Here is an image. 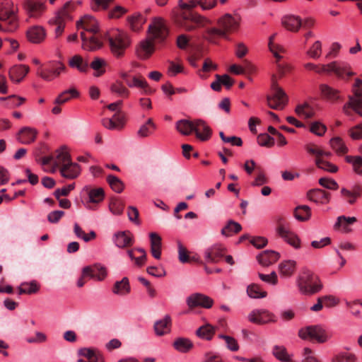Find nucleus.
I'll return each mask as SVG.
<instances>
[{
	"label": "nucleus",
	"mask_w": 362,
	"mask_h": 362,
	"mask_svg": "<svg viewBox=\"0 0 362 362\" xmlns=\"http://www.w3.org/2000/svg\"><path fill=\"white\" fill-rule=\"evenodd\" d=\"M257 143L262 146L270 148L274 146V139L267 134H262L257 137Z\"/></svg>",
	"instance_id": "0e129e2a"
},
{
	"label": "nucleus",
	"mask_w": 362,
	"mask_h": 362,
	"mask_svg": "<svg viewBox=\"0 0 362 362\" xmlns=\"http://www.w3.org/2000/svg\"><path fill=\"white\" fill-rule=\"evenodd\" d=\"M295 112L299 117H303L305 119L312 118L315 115L313 108L308 103L298 104L296 107Z\"/></svg>",
	"instance_id": "79ce46f5"
},
{
	"label": "nucleus",
	"mask_w": 362,
	"mask_h": 362,
	"mask_svg": "<svg viewBox=\"0 0 362 362\" xmlns=\"http://www.w3.org/2000/svg\"><path fill=\"white\" fill-rule=\"evenodd\" d=\"M196 136L202 141L208 140L211 136V129L206 123L202 119L195 120Z\"/></svg>",
	"instance_id": "bb28decb"
},
{
	"label": "nucleus",
	"mask_w": 362,
	"mask_h": 362,
	"mask_svg": "<svg viewBox=\"0 0 362 362\" xmlns=\"http://www.w3.org/2000/svg\"><path fill=\"white\" fill-rule=\"evenodd\" d=\"M171 325V317L169 315H166L163 319L157 320L154 323V331L158 336H163L170 332Z\"/></svg>",
	"instance_id": "cd10ccee"
},
{
	"label": "nucleus",
	"mask_w": 362,
	"mask_h": 362,
	"mask_svg": "<svg viewBox=\"0 0 362 362\" xmlns=\"http://www.w3.org/2000/svg\"><path fill=\"white\" fill-rule=\"evenodd\" d=\"M176 129L183 135H189L195 131V121L180 119L175 124Z\"/></svg>",
	"instance_id": "f704fd0d"
},
{
	"label": "nucleus",
	"mask_w": 362,
	"mask_h": 362,
	"mask_svg": "<svg viewBox=\"0 0 362 362\" xmlns=\"http://www.w3.org/2000/svg\"><path fill=\"white\" fill-rule=\"evenodd\" d=\"M351 139L358 140L362 139V123L354 126L349 130Z\"/></svg>",
	"instance_id": "774afa93"
},
{
	"label": "nucleus",
	"mask_w": 362,
	"mask_h": 362,
	"mask_svg": "<svg viewBox=\"0 0 362 362\" xmlns=\"http://www.w3.org/2000/svg\"><path fill=\"white\" fill-rule=\"evenodd\" d=\"M120 79L129 88H139L143 90L145 95H152L155 90L149 86L146 79L141 75L132 76L129 71L120 70L118 73Z\"/></svg>",
	"instance_id": "9b49d317"
},
{
	"label": "nucleus",
	"mask_w": 362,
	"mask_h": 362,
	"mask_svg": "<svg viewBox=\"0 0 362 362\" xmlns=\"http://www.w3.org/2000/svg\"><path fill=\"white\" fill-rule=\"evenodd\" d=\"M30 68L27 65H16L9 70V78L16 83H20L29 72Z\"/></svg>",
	"instance_id": "a878e982"
},
{
	"label": "nucleus",
	"mask_w": 362,
	"mask_h": 362,
	"mask_svg": "<svg viewBox=\"0 0 362 362\" xmlns=\"http://www.w3.org/2000/svg\"><path fill=\"white\" fill-rule=\"evenodd\" d=\"M146 18H144L141 14L136 13L128 17V23L130 28L133 31H139L144 24Z\"/></svg>",
	"instance_id": "a18cd8bd"
},
{
	"label": "nucleus",
	"mask_w": 362,
	"mask_h": 362,
	"mask_svg": "<svg viewBox=\"0 0 362 362\" xmlns=\"http://www.w3.org/2000/svg\"><path fill=\"white\" fill-rule=\"evenodd\" d=\"M357 221L356 217H346L345 216H340L337 218V221L334 224L335 229L341 228L344 233L351 232L349 225L354 223Z\"/></svg>",
	"instance_id": "4c0bfd02"
},
{
	"label": "nucleus",
	"mask_w": 362,
	"mask_h": 362,
	"mask_svg": "<svg viewBox=\"0 0 362 362\" xmlns=\"http://www.w3.org/2000/svg\"><path fill=\"white\" fill-rule=\"evenodd\" d=\"M293 214L297 220L305 221L311 216V209L307 205H299L295 208Z\"/></svg>",
	"instance_id": "a19ab883"
},
{
	"label": "nucleus",
	"mask_w": 362,
	"mask_h": 362,
	"mask_svg": "<svg viewBox=\"0 0 362 362\" xmlns=\"http://www.w3.org/2000/svg\"><path fill=\"white\" fill-rule=\"evenodd\" d=\"M69 64L72 68L77 69L81 72H87L89 64L87 61L83 60L81 56L74 55L69 61Z\"/></svg>",
	"instance_id": "58836bf2"
},
{
	"label": "nucleus",
	"mask_w": 362,
	"mask_h": 362,
	"mask_svg": "<svg viewBox=\"0 0 362 362\" xmlns=\"http://www.w3.org/2000/svg\"><path fill=\"white\" fill-rule=\"evenodd\" d=\"M226 249L221 245H215L205 251V259L209 263L216 264L225 256Z\"/></svg>",
	"instance_id": "412c9836"
},
{
	"label": "nucleus",
	"mask_w": 362,
	"mask_h": 362,
	"mask_svg": "<svg viewBox=\"0 0 362 362\" xmlns=\"http://www.w3.org/2000/svg\"><path fill=\"white\" fill-rule=\"evenodd\" d=\"M356 356L354 354L341 352L336 354L332 359V362H356Z\"/></svg>",
	"instance_id": "680f3d73"
},
{
	"label": "nucleus",
	"mask_w": 362,
	"mask_h": 362,
	"mask_svg": "<svg viewBox=\"0 0 362 362\" xmlns=\"http://www.w3.org/2000/svg\"><path fill=\"white\" fill-rule=\"evenodd\" d=\"M276 233L286 243L295 249L300 248L299 237L284 224H279L276 228Z\"/></svg>",
	"instance_id": "4468645a"
},
{
	"label": "nucleus",
	"mask_w": 362,
	"mask_h": 362,
	"mask_svg": "<svg viewBox=\"0 0 362 362\" xmlns=\"http://www.w3.org/2000/svg\"><path fill=\"white\" fill-rule=\"evenodd\" d=\"M197 5L199 0H179V10L173 15L175 24L187 32H192L210 24V20L192 10Z\"/></svg>",
	"instance_id": "f257e3e1"
},
{
	"label": "nucleus",
	"mask_w": 362,
	"mask_h": 362,
	"mask_svg": "<svg viewBox=\"0 0 362 362\" xmlns=\"http://www.w3.org/2000/svg\"><path fill=\"white\" fill-rule=\"evenodd\" d=\"M303 357L302 362H320L316 357L315 352L309 348L303 349Z\"/></svg>",
	"instance_id": "338daca9"
},
{
	"label": "nucleus",
	"mask_w": 362,
	"mask_h": 362,
	"mask_svg": "<svg viewBox=\"0 0 362 362\" xmlns=\"http://www.w3.org/2000/svg\"><path fill=\"white\" fill-rule=\"evenodd\" d=\"M40 290V285L35 281L23 282L18 287V293L21 294H34Z\"/></svg>",
	"instance_id": "ea45409f"
},
{
	"label": "nucleus",
	"mask_w": 362,
	"mask_h": 362,
	"mask_svg": "<svg viewBox=\"0 0 362 362\" xmlns=\"http://www.w3.org/2000/svg\"><path fill=\"white\" fill-rule=\"evenodd\" d=\"M315 164L317 168L329 173H334L338 170V167L337 165L325 160L322 158L315 159Z\"/></svg>",
	"instance_id": "4d7b16f0"
},
{
	"label": "nucleus",
	"mask_w": 362,
	"mask_h": 362,
	"mask_svg": "<svg viewBox=\"0 0 362 362\" xmlns=\"http://www.w3.org/2000/svg\"><path fill=\"white\" fill-rule=\"evenodd\" d=\"M129 291L130 286L127 277H124L121 281H116L112 288V292L117 295H125Z\"/></svg>",
	"instance_id": "37998d69"
},
{
	"label": "nucleus",
	"mask_w": 362,
	"mask_h": 362,
	"mask_svg": "<svg viewBox=\"0 0 362 362\" xmlns=\"http://www.w3.org/2000/svg\"><path fill=\"white\" fill-rule=\"evenodd\" d=\"M326 130V126L320 122H314L310 124V131L317 136H322Z\"/></svg>",
	"instance_id": "69168bd1"
},
{
	"label": "nucleus",
	"mask_w": 362,
	"mask_h": 362,
	"mask_svg": "<svg viewBox=\"0 0 362 362\" xmlns=\"http://www.w3.org/2000/svg\"><path fill=\"white\" fill-rule=\"evenodd\" d=\"M112 240L115 245L119 248L130 247L134 243L133 235L129 230L116 233Z\"/></svg>",
	"instance_id": "4be33fe9"
},
{
	"label": "nucleus",
	"mask_w": 362,
	"mask_h": 362,
	"mask_svg": "<svg viewBox=\"0 0 362 362\" xmlns=\"http://www.w3.org/2000/svg\"><path fill=\"white\" fill-rule=\"evenodd\" d=\"M242 230V226L240 223L234 221H229L226 226L222 228L221 234L226 236L230 235L233 233H238Z\"/></svg>",
	"instance_id": "5fc2aeb1"
},
{
	"label": "nucleus",
	"mask_w": 362,
	"mask_h": 362,
	"mask_svg": "<svg viewBox=\"0 0 362 362\" xmlns=\"http://www.w3.org/2000/svg\"><path fill=\"white\" fill-rule=\"evenodd\" d=\"M306 54L312 59H318L322 54V43L320 41H315Z\"/></svg>",
	"instance_id": "e2e57ef3"
},
{
	"label": "nucleus",
	"mask_w": 362,
	"mask_h": 362,
	"mask_svg": "<svg viewBox=\"0 0 362 362\" xmlns=\"http://www.w3.org/2000/svg\"><path fill=\"white\" fill-rule=\"evenodd\" d=\"M334 73L339 78H344V76L351 77L354 73L350 71V66L344 62H332L328 64L318 65L317 73Z\"/></svg>",
	"instance_id": "f8f14e48"
},
{
	"label": "nucleus",
	"mask_w": 362,
	"mask_h": 362,
	"mask_svg": "<svg viewBox=\"0 0 362 362\" xmlns=\"http://www.w3.org/2000/svg\"><path fill=\"white\" fill-rule=\"evenodd\" d=\"M218 23L219 28H209L206 31L208 40L211 42L216 36L226 37L227 33L236 30L239 26L238 21L230 14L220 18Z\"/></svg>",
	"instance_id": "0eeeda50"
},
{
	"label": "nucleus",
	"mask_w": 362,
	"mask_h": 362,
	"mask_svg": "<svg viewBox=\"0 0 362 362\" xmlns=\"http://www.w3.org/2000/svg\"><path fill=\"white\" fill-rule=\"evenodd\" d=\"M331 194L321 189H314L308 192L307 197L315 203L326 204L330 201Z\"/></svg>",
	"instance_id": "5701e85b"
},
{
	"label": "nucleus",
	"mask_w": 362,
	"mask_h": 362,
	"mask_svg": "<svg viewBox=\"0 0 362 362\" xmlns=\"http://www.w3.org/2000/svg\"><path fill=\"white\" fill-rule=\"evenodd\" d=\"M332 148L340 155H344L348 152V148L343 140L339 137H335L330 140Z\"/></svg>",
	"instance_id": "864d4df0"
},
{
	"label": "nucleus",
	"mask_w": 362,
	"mask_h": 362,
	"mask_svg": "<svg viewBox=\"0 0 362 362\" xmlns=\"http://www.w3.org/2000/svg\"><path fill=\"white\" fill-rule=\"evenodd\" d=\"M282 25L291 32H298L303 25V22L299 16L287 15L282 18Z\"/></svg>",
	"instance_id": "393cba45"
},
{
	"label": "nucleus",
	"mask_w": 362,
	"mask_h": 362,
	"mask_svg": "<svg viewBox=\"0 0 362 362\" xmlns=\"http://www.w3.org/2000/svg\"><path fill=\"white\" fill-rule=\"evenodd\" d=\"M23 6L30 17L39 18L45 11L42 0H23Z\"/></svg>",
	"instance_id": "2eb2a0df"
},
{
	"label": "nucleus",
	"mask_w": 362,
	"mask_h": 362,
	"mask_svg": "<svg viewBox=\"0 0 362 362\" xmlns=\"http://www.w3.org/2000/svg\"><path fill=\"white\" fill-rule=\"evenodd\" d=\"M110 90L112 93L124 98H128L130 94L129 90L125 86L124 82L119 79L110 85Z\"/></svg>",
	"instance_id": "c9c22d12"
},
{
	"label": "nucleus",
	"mask_w": 362,
	"mask_h": 362,
	"mask_svg": "<svg viewBox=\"0 0 362 362\" xmlns=\"http://www.w3.org/2000/svg\"><path fill=\"white\" fill-rule=\"evenodd\" d=\"M247 293L250 298H264L267 296V292L262 291L261 287L255 284L247 286Z\"/></svg>",
	"instance_id": "6e6d98bb"
},
{
	"label": "nucleus",
	"mask_w": 362,
	"mask_h": 362,
	"mask_svg": "<svg viewBox=\"0 0 362 362\" xmlns=\"http://www.w3.org/2000/svg\"><path fill=\"white\" fill-rule=\"evenodd\" d=\"M156 124L154 123L153 119L149 118L145 124L141 125L137 132V135L141 138L148 136L153 133V131L156 129Z\"/></svg>",
	"instance_id": "c03bdc74"
},
{
	"label": "nucleus",
	"mask_w": 362,
	"mask_h": 362,
	"mask_svg": "<svg viewBox=\"0 0 362 362\" xmlns=\"http://www.w3.org/2000/svg\"><path fill=\"white\" fill-rule=\"evenodd\" d=\"M247 319L250 322L257 325L276 322L274 315L267 310H254L248 315Z\"/></svg>",
	"instance_id": "f3484780"
},
{
	"label": "nucleus",
	"mask_w": 362,
	"mask_h": 362,
	"mask_svg": "<svg viewBox=\"0 0 362 362\" xmlns=\"http://www.w3.org/2000/svg\"><path fill=\"white\" fill-rule=\"evenodd\" d=\"M109 208L110 211L115 215H121L123 213L124 203L119 199H112Z\"/></svg>",
	"instance_id": "13d9d810"
},
{
	"label": "nucleus",
	"mask_w": 362,
	"mask_h": 362,
	"mask_svg": "<svg viewBox=\"0 0 362 362\" xmlns=\"http://www.w3.org/2000/svg\"><path fill=\"white\" fill-rule=\"evenodd\" d=\"M215 77L216 81L211 84V88L215 91H220L222 85L226 88H230L233 84V79L227 74L223 76L216 74Z\"/></svg>",
	"instance_id": "473e14b6"
},
{
	"label": "nucleus",
	"mask_w": 362,
	"mask_h": 362,
	"mask_svg": "<svg viewBox=\"0 0 362 362\" xmlns=\"http://www.w3.org/2000/svg\"><path fill=\"white\" fill-rule=\"evenodd\" d=\"M320 90L322 95L332 103H336L341 99L340 91L327 84H321Z\"/></svg>",
	"instance_id": "c756f323"
},
{
	"label": "nucleus",
	"mask_w": 362,
	"mask_h": 362,
	"mask_svg": "<svg viewBox=\"0 0 362 362\" xmlns=\"http://www.w3.org/2000/svg\"><path fill=\"white\" fill-rule=\"evenodd\" d=\"M151 242V252L154 258L159 259L161 256V237L156 233L149 234Z\"/></svg>",
	"instance_id": "2f4dec72"
},
{
	"label": "nucleus",
	"mask_w": 362,
	"mask_h": 362,
	"mask_svg": "<svg viewBox=\"0 0 362 362\" xmlns=\"http://www.w3.org/2000/svg\"><path fill=\"white\" fill-rule=\"evenodd\" d=\"M216 332V328L211 325L206 323L196 330V334L200 339L211 340Z\"/></svg>",
	"instance_id": "e433bc0d"
},
{
	"label": "nucleus",
	"mask_w": 362,
	"mask_h": 362,
	"mask_svg": "<svg viewBox=\"0 0 362 362\" xmlns=\"http://www.w3.org/2000/svg\"><path fill=\"white\" fill-rule=\"evenodd\" d=\"M169 35L165 21L161 17H154L148 25L147 37L141 41L136 49L138 57L146 59L153 53L155 44L163 43Z\"/></svg>",
	"instance_id": "f03ea898"
},
{
	"label": "nucleus",
	"mask_w": 362,
	"mask_h": 362,
	"mask_svg": "<svg viewBox=\"0 0 362 362\" xmlns=\"http://www.w3.org/2000/svg\"><path fill=\"white\" fill-rule=\"evenodd\" d=\"M75 9V3L74 1H67L64 6L57 12L54 17L50 19V23L59 21L66 24V21H71V13Z\"/></svg>",
	"instance_id": "aec40b11"
},
{
	"label": "nucleus",
	"mask_w": 362,
	"mask_h": 362,
	"mask_svg": "<svg viewBox=\"0 0 362 362\" xmlns=\"http://www.w3.org/2000/svg\"><path fill=\"white\" fill-rule=\"evenodd\" d=\"M107 37L112 52L117 57H121L131 43L129 35L117 29L108 33Z\"/></svg>",
	"instance_id": "6e6552de"
},
{
	"label": "nucleus",
	"mask_w": 362,
	"mask_h": 362,
	"mask_svg": "<svg viewBox=\"0 0 362 362\" xmlns=\"http://www.w3.org/2000/svg\"><path fill=\"white\" fill-rule=\"evenodd\" d=\"M298 336L302 339L316 341L318 343H324L328 339L325 330L320 325L303 327L299 329Z\"/></svg>",
	"instance_id": "ddd939ff"
},
{
	"label": "nucleus",
	"mask_w": 362,
	"mask_h": 362,
	"mask_svg": "<svg viewBox=\"0 0 362 362\" xmlns=\"http://www.w3.org/2000/svg\"><path fill=\"white\" fill-rule=\"evenodd\" d=\"M279 257V252L274 250H265L257 257V259L260 264L268 267L275 263Z\"/></svg>",
	"instance_id": "7c9ffc66"
},
{
	"label": "nucleus",
	"mask_w": 362,
	"mask_h": 362,
	"mask_svg": "<svg viewBox=\"0 0 362 362\" xmlns=\"http://www.w3.org/2000/svg\"><path fill=\"white\" fill-rule=\"evenodd\" d=\"M45 30L39 25L33 26L27 31V37L33 43H40L45 40Z\"/></svg>",
	"instance_id": "c85d7f7f"
},
{
	"label": "nucleus",
	"mask_w": 362,
	"mask_h": 362,
	"mask_svg": "<svg viewBox=\"0 0 362 362\" xmlns=\"http://www.w3.org/2000/svg\"><path fill=\"white\" fill-rule=\"evenodd\" d=\"M340 193L345 202L353 205L356 202L357 199L361 196L362 185L359 183H356L353 185L350 189L342 187Z\"/></svg>",
	"instance_id": "6ab92c4d"
},
{
	"label": "nucleus",
	"mask_w": 362,
	"mask_h": 362,
	"mask_svg": "<svg viewBox=\"0 0 362 362\" xmlns=\"http://www.w3.org/2000/svg\"><path fill=\"white\" fill-rule=\"evenodd\" d=\"M105 62L101 58L96 57L90 64V67L95 71L94 76L96 77L102 76L105 72Z\"/></svg>",
	"instance_id": "8fccbe9b"
},
{
	"label": "nucleus",
	"mask_w": 362,
	"mask_h": 362,
	"mask_svg": "<svg viewBox=\"0 0 362 362\" xmlns=\"http://www.w3.org/2000/svg\"><path fill=\"white\" fill-rule=\"evenodd\" d=\"M192 343L190 340L185 338H178L173 343L174 348L177 351L182 353L187 352L192 349Z\"/></svg>",
	"instance_id": "3c124183"
},
{
	"label": "nucleus",
	"mask_w": 362,
	"mask_h": 362,
	"mask_svg": "<svg viewBox=\"0 0 362 362\" xmlns=\"http://www.w3.org/2000/svg\"><path fill=\"white\" fill-rule=\"evenodd\" d=\"M297 286L299 291L306 296L317 293L323 287L320 277L308 269H303L298 276Z\"/></svg>",
	"instance_id": "39448f33"
},
{
	"label": "nucleus",
	"mask_w": 362,
	"mask_h": 362,
	"mask_svg": "<svg viewBox=\"0 0 362 362\" xmlns=\"http://www.w3.org/2000/svg\"><path fill=\"white\" fill-rule=\"evenodd\" d=\"M273 354L281 362H292L284 346H275L273 349Z\"/></svg>",
	"instance_id": "052dcab7"
},
{
	"label": "nucleus",
	"mask_w": 362,
	"mask_h": 362,
	"mask_svg": "<svg viewBox=\"0 0 362 362\" xmlns=\"http://www.w3.org/2000/svg\"><path fill=\"white\" fill-rule=\"evenodd\" d=\"M296 262L293 260L282 262L279 265L280 273L284 276H291L296 270Z\"/></svg>",
	"instance_id": "49530a36"
},
{
	"label": "nucleus",
	"mask_w": 362,
	"mask_h": 362,
	"mask_svg": "<svg viewBox=\"0 0 362 362\" xmlns=\"http://www.w3.org/2000/svg\"><path fill=\"white\" fill-rule=\"evenodd\" d=\"M18 27L16 11L11 0H0V31L13 32Z\"/></svg>",
	"instance_id": "423d86ee"
},
{
	"label": "nucleus",
	"mask_w": 362,
	"mask_h": 362,
	"mask_svg": "<svg viewBox=\"0 0 362 362\" xmlns=\"http://www.w3.org/2000/svg\"><path fill=\"white\" fill-rule=\"evenodd\" d=\"M83 190L86 192L90 203L98 204L102 202L105 197V192L103 188L91 189L86 186Z\"/></svg>",
	"instance_id": "72a5a7b5"
},
{
	"label": "nucleus",
	"mask_w": 362,
	"mask_h": 362,
	"mask_svg": "<svg viewBox=\"0 0 362 362\" xmlns=\"http://www.w3.org/2000/svg\"><path fill=\"white\" fill-rule=\"evenodd\" d=\"M353 93L354 95L349 96V101L344 105L343 111L346 115H351L350 109H353L362 117V80L356 79Z\"/></svg>",
	"instance_id": "9d476101"
},
{
	"label": "nucleus",
	"mask_w": 362,
	"mask_h": 362,
	"mask_svg": "<svg viewBox=\"0 0 362 362\" xmlns=\"http://www.w3.org/2000/svg\"><path fill=\"white\" fill-rule=\"evenodd\" d=\"M272 94L267 97V105L274 110H282L288 103V97L285 91L279 86L277 77L275 74L272 76Z\"/></svg>",
	"instance_id": "1a4fd4ad"
},
{
	"label": "nucleus",
	"mask_w": 362,
	"mask_h": 362,
	"mask_svg": "<svg viewBox=\"0 0 362 362\" xmlns=\"http://www.w3.org/2000/svg\"><path fill=\"white\" fill-rule=\"evenodd\" d=\"M107 269L100 264H95L92 266H87L83 268V276H88L90 279L97 281H103L107 276Z\"/></svg>",
	"instance_id": "a211bd4d"
},
{
	"label": "nucleus",
	"mask_w": 362,
	"mask_h": 362,
	"mask_svg": "<svg viewBox=\"0 0 362 362\" xmlns=\"http://www.w3.org/2000/svg\"><path fill=\"white\" fill-rule=\"evenodd\" d=\"M107 182L111 189L117 193H121L124 189L123 182L117 177L110 175L107 177Z\"/></svg>",
	"instance_id": "603ef678"
},
{
	"label": "nucleus",
	"mask_w": 362,
	"mask_h": 362,
	"mask_svg": "<svg viewBox=\"0 0 362 362\" xmlns=\"http://www.w3.org/2000/svg\"><path fill=\"white\" fill-rule=\"evenodd\" d=\"M276 34L272 35L269 39V48L270 51L273 53L274 56L277 59V60H280L281 59L280 53H283L285 52L284 48L279 45L274 43V40Z\"/></svg>",
	"instance_id": "bf43d9fd"
},
{
	"label": "nucleus",
	"mask_w": 362,
	"mask_h": 362,
	"mask_svg": "<svg viewBox=\"0 0 362 362\" xmlns=\"http://www.w3.org/2000/svg\"><path fill=\"white\" fill-rule=\"evenodd\" d=\"M186 303L191 309L198 306L210 308L213 305L214 300L207 296L197 293L188 296Z\"/></svg>",
	"instance_id": "dca6fc26"
},
{
	"label": "nucleus",
	"mask_w": 362,
	"mask_h": 362,
	"mask_svg": "<svg viewBox=\"0 0 362 362\" xmlns=\"http://www.w3.org/2000/svg\"><path fill=\"white\" fill-rule=\"evenodd\" d=\"M76 25L77 30H83L80 32V36L83 49L93 52L103 47L98 23L94 17L85 15L76 21Z\"/></svg>",
	"instance_id": "7ed1b4c3"
},
{
	"label": "nucleus",
	"mask_w": 362,
	"mask_h": 362,
	"mask_svg": "<svg viewBox=\"0 0 362 362\" xmlns=\"http://www.w3.org/2000/svg\"><path fill=\"white\" fill-rule=\"evenodd\" d=\"M78 95L79 93L75 88H71L69 90H64L55 99L54 104L63 105L68 102L71 97L76 98Z\"/></svg>",
	"instance_id": "de8ad7c7"
},
{
	"label": "nucleus",
	"mask_w": 362,
	"mask_h": 362,
	"mask_svg": "<svg viewBox=\"0 0 362 362\" xmlns=\"http://www.w3.org/2000/svg\"><path fill=\"white\" fill-rule=\"evenodd\" d=\"M37 134V131L35 129L25 127L20 129L16 139L23 144H30L35 140Z\"/></svg>",
	"instance_id": "b1692460"
},
{
	"label": "nucleus",
	"mask_w": 362,
	"mask_h": 362,
	"mask_svg": "<svg viewBox=\"0 0 362 362\" xmlns=\"http://www.w3.org/2000/svg\"><path fill=\"white\" fill-rule=\"evenodd\" d=\"M345 160L351 164L353 170L358 175L362 176V157L359 156H346Z\"/></svg>",
	"instance_id": "09e8293b"
},
{
	"label": "nucleus",
	"mask_w": 362,
	"mask_h": 362,
	"mask_svg": "<svg viewBox=\"0 0 362 362\" xmlns=\"http://www.w3.org/2000/svg\"><path fill=\"white\" fill-rule=\"evenodd\" d=\"M59 169L60 175L68 180L76 178L81 173L80 165L71 160V156L65 148L56 151L54 167L51 173H55Z\"/></svg>",
	"instance_id": "20e7f679"
}]
</instances>
